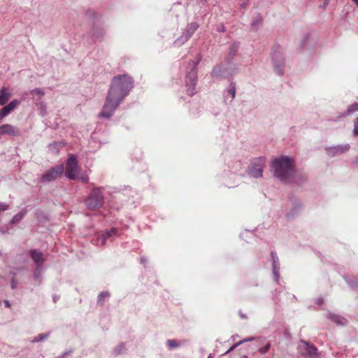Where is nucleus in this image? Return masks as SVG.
<instances>
[{"instance_id":"f257e3e1","label":"nucleus","mask_w":358,"mask_h":358,"mask_svg":"<svg viewBox=\"0 0 358 358\" xmlns=\"http://www.w3.org/2000/svg\"><path fill=\"white\" fill-rule=\"evenodd\" d=\"M295 159L287 155L275 157L271 162L273 177L284 183L289 182L294 177Z\"/></svg>"},{"instance_id":"f03ea898","label":"nucleus","mask_w":358,"mask_h":358,"mask_svg":"<svg viewBox=\"0 0 358 358\" xmlns=\"http://www.w3.org/2000/svg\"><path fill=\"white\" fill-rule=\"evenodd\" d=\"M133 87L134 80L131 76L119 75L113 78L108 93L123 101Z\"/></svg>"},{"instance_id":"7ed1b4c3","label":"nucleus","mask_w":358,"mask_h":358,"mask_svg":"<svg viewBox=\"0 0 358 358\" xmlns=\"http://www.w3.org/2000/svg\"><path fill=\"white\" fill-rule=\"evenodd\" d=\"M201 57L199 55L196 60L190 61L186 69L185 83L187 93L189 96L196 94L195 86L197 82V65L200 62Z\"/></svg>"},{"instance_id":"20e7f679","label":"nucleus","mask_w":358,"mask_h":358,"mask_svg":"<svg viewBox=\"0 0 358 358\" xmlns=\"http://www.w3.org/2000/svg\"><path fill=\"white\" fill-rule=\"evenodd\" d=\"M122 101V100H120L119 98H117L115 96L108 93L106 102L99 116L105 119L110 118L113 115L114 112Z\"/></svg>"},{"instance_id":"39448f33","label":"nucleus","mask_w":358,"mask_h":358,"mask_svg":"<svg viewBox=\"0 0 358 358\" xmlns=\"http://www.w3.org/2000/svg\"><path fill=\"white\" fill-rule=\"evenodd\" d=\"M266 159L260 157L254 159L248 166L247 173L254 178H260L263 176V169L264 167Z\"/></svg>"},{"instance_id":"423d86ee","label":"nucleus","mask_w":358,"mask_h":358,"mask_svg":"<svg viewBox=\"0 0 358 358\" xmlns=\"http://www.w3.org/2000/svg\"><path fill=\"white\" fill-rule=\"evenodd\" d=\"M64 173L63 165H58L52 167V169L47 171L45 173L41 176L38 179V183H47L52 182L57 178L60 177Z\"/></svg>"},{"instance_id":"0eeeda50","label":"nucleus","mask_w":358,"mask_h":358,"mask_svg":"<svg viewBox=\"0 0 358 358\" xmlns=\"http://www.w3.org/2000/svg\"><path fill=\"white\" fill-rule=\"evenodd\" d=\"M271 59L275 73L281 76L284 72L285 59L278 46L274 47L271 52Z\"/></svg>"},{"instance_id":"6e6552de","label":"nucleus","mask_w":358,"mask_h":358,"mask_svg":"<svg viewBox=\"0 0 358 358\" xmlns=\"http://www.w3.org/2000/svg\"><path fill=\"white\" fill-rule=\"evenodd\" d=\"M79 171V167L78 165L77 157L71 155L66 161V169L65 176L66 178L71 180H76L78 178V173Z\"/></svg>"},{"instance_id":"1a4fd4ad","label":"nucleus","mask_w":358,"mask_h":358,"mask_svg":"<svg viewBox=\"0 0 358 358\" xmlns=\"http://www.w3.org/2000/svg\"><path fill=\"white\" fill-rule=\"evenodd\" d=\"M350 144L338 145L335 146L326 148V152L329 157H333L341 155L349 150Z\"/></svg>"},{"instance_id":"9d476101","label":"nucleus","mask_w":358,"mask_h":358,"mask_svg":"<svg viewBox=\"0 0 358 358\" xmlns=\"http://www.w3.org/2000/svg\"><path fill=\"white\" fill-rule=\"evenodd\" d=\"M105 34L106 31L103 26L94 24L91 31L89 32L88 36L90 37L93 41H96L102 40Z\"/></svg>"},{"instance_id":"9b49d317","label":"nucleus","mask_w":358,"mask_h":358,"mask_svg":"<svg viewBox=\"0 0 358 358\" xmlns=\"http://www.w3.org/2000/svg\"><path fill=\"white\" fill-rule=\"evenodd\" d=\"M20 134V130L15 126H13L10 124H4L0 126V137L4 135L18 136Z\"/></svg>"},{"instance_id":"f8f14e48","label":"nucleus","mask_w":358,"mask_h":358,"mask_svg":"<svg viewBox=\"0 0 358 358\" xmlns=\"http://www.w3.org/2000/svg\"><path fill=\"white\" fill-rule=\"evenodd\" d=\"M302 345H300L302 354L308 355L311 358L317 357V349L304 341H301Z\"/></svg>"},{"instance_id":"ddd939ff","label":"nucleus","mask_w":358,"mask_h":358,"mask_svg":"<svg viewBox=\"0 0 358 358\" xmlns=\"http://www.w3.org/2000/svg\"><path fill=\"white\" fill-rule=\"evenodd\" d=\"M20 101L18 99L12 100L8 105L4 106L0 110V121L8 116L12 111H13L19 105Z\"/></svg>"},{"instance_id":"4468645a","label":"nucleus","mask_w":358,"mask_h":358,"mask_svg":"<svg viewBox=\"0 0 358 358\" xmlns=\"http://www.w3.org/2000/svg\"><path fill=\"white\" fill-rule=\"evenodd\" d=\"M105 189L103 187L94 188L87 197L88 201H102L106 199L104 196Z\"/></svg>"},{"instance_id":"2eb2a0df","label":"nucleus","mask_w":358,"mask_h":358,"mask_svg":"<svg viewBox=\"0 0 358 358\" xmlns=\"http://www.w3.org/2000/svg\"><path fill=\"white\" fill-rule=\"evenodd\" d=\"M211 75L214 78H226L228 73L227 69L222 64H220L213 68Z\"/></svg>"},{"instance_id":"dca6fc26","label":"nucleus","mask_w":358,"mask_h":358,"mask_svg":"<svg viewBox=\"0 0 358 358\" xmlns=\"http://www.w3.org/2000/svg\"><path fill=\"white\" fill-rule=\"evenodd\" d=\"M236 87L235 83L231 82L229 84V86L227 88V90L224 91V93L227 92L228 93L229 95H230L229 98L228 96H225V101H229V103H231L234 100L236 96Z\"/></svg>"},{"instance_id":"f3484780","label":"nucleus","mask_w":358,"mask_h":358,"mask_svg":"<svg viewBox=\"0 0 358 358\" xmlns=\"http://www.w3.org/2000/svg\"><path fill=\"white\" fill-rule=\"evenodd\" d=\"M11 96V93L6 87H3L0 90V106H4Z\"/></svg>"},{"instance_id":"a211bd4d","label":"nucleus","mask_w":358,"mask_h":358,"mask_svg":"<svg viewBox=\"0 0 358 358\" xmlns=\"http://www.w3.org/2000/svg\"><path fill=\"white\" fill-rule=\"evenodd\" d=\"M199 25L197 22H192L187 25V27L183 32L187 38H190V37L194 34V33L198 29Z\"/></svg>"},{"instance_id":"6ab92c4d","label":"nucleus","mask_w":358,"mask_h":358,"mask_svg":"<svg viewBox=\"0 0 358 358\" xmlns=\"http://www.w3.org/2000/svg\"><path fill=\"white\" fill-rule=\"evenodd\" d=\"M30 256L32 259L37 264H43L44 262L43 255L42 252L36 250H31L29 252Z\"/></svg>"},{"instance_id":"aec40b11","label":"nucleus","mask_w":358,"mask_h":358,"mask_svg":"<svg viewBox=\"0 0 358 358\" xmlns=\"http://www.w3.org/2000/svg\"><path fill=\"white\" fill-rule=\"evenodd\" d=\"M357 110H358V103H355L352 104L351 106H350L344 113H341L338 117V118L345 117V116L352 114L353 113H355Z\"/></svg>"},{"instance_id":"412c9836","label":"nucleus","mask_w":358,"mask_h":358,"mask_svg":"<svg viewBox=\"0 0 358 358\" xmlns=\"http://www.w3.org/2000/svg\"><path fill=\"white\" fill-rule=\"evenodd\" d=\"M238 44L236 43H234L230 48L229 55H228V62L231 63L234 57L235 56L238 49Z\"/></svg>"},{"instance_id":"4be33fe9","label":"nucleus","mask_w":358,"mask_h":358,"mask_svg":"<svg viewBox=\"0 0 358 358\" xmlns=\"http://www.w3.org/2000/svg\"><path fill=\"white\" fill-rule=\"evenodd\" d=\"M30 94L34 96V97H36V101H39L42 99V97L45 95V92L41 88H35L30 91Z\"/></svg>"},{"instance_id":"5701e85b","label":"nucleus","mask_w":358,"mask_h":358,"mask_svg":"<svg viewBox=\"0 0 358 358\" xmlns=\"http://www.w3.org/2000/svg\"><path fill=\"white\" fill-rule=\"evenodd\" d=\"M117 234V229L116 228H112L110 230H107L103 234V241L101 244H104V242L107 238L110 237L113 235Z\"/></svg>"},{"instance_id":"b1692460","label":"nucleus","mask_w":358,"mask_h":358,"mask_svg":"<svg viewBox=\"0 0 358 358\" xmlns=\"http://www.w3.org/2000/svg\"><path fill=\"white\" fill-rule=\"evenodd\" d=\"M307 176L305 174H299L294 178V182L297 185H302L307 181Z\"/></svg>"},{"instance_id":"393cba45","label":"nucleus","mask_w":358,"mask_h":358,"mask_svg":"<svg viewBox=\"0 0 358 358\" xmlns=\"http://www.w3.org/2000/svg\"><path fill=\"white\" fill-rule=\"evenodd\" d=\"M189 38L183 33L182 35L174 41L176 46L180 47L186 43Z\"/></svg>"},{"instance_id":"a878e982","label":"nucleus","mask_w":358,"mask_h":358,"mask_svg":"<svg viewBox=\"0 0 358 358\" xmlns=\"http://www.w3.org/2000/svg\"><path fill=\"white\" fill-rule=\"evenodd\" d=\"M109 295V293L107 292H101L98 296V303L100 305H103L105 299H107Z\"/></svg>"},{"instance_id":"bb28decb","label":"nucleus","mask_w":358,"mask_h":358,"mask_svg":"<svg viewBox=\"0 0 358 358\" xmlns=\"http://www.w3.org/2000/svg\"><path fill=\"white\" fill-rule=\"evenodd\" d=\"M167 345L170 348H176L181 345V342L176 340H168Z\"/></svg>"},{"instance_id":"cd10ccee","label":"nucleus","mask_w":358,"mask_h":358,"mask_svg":"<svg viewBox=\"0 0 358 358\" xmlns=\"http://www.w3.org/2000/svg\"><path fill=\"white\" fill-rule=\"evenodd\" d=\"M24 212L22 211L15 215L12 220V223L18 222L24 216Z\"/></svg>"},{"instance_id":"c85d7f7f","label":"nucleus","mask_w":358,"mask_h":358,"mask_svg":"<svg viewBox=\"0 0 358 358\" xmlns=\"http://www.w3.org/2000/svg\"><path fill=\"white\" fill-rule=\"evenodd\" d=\"M48 334H38V336L34 338V339L33 340V342L41 341L44 340L45 338H48Z\"/></svg>"},{"instance_id":"c756f323","label":"nucleus","mask_w":358,"mask_h":358,"mask_svg":"<svg viewBox=\"0 0 358 358\" xmlns=\"http://www.w3.org/2000/svg\"><path fill=\"white\" fill-rule=\"evenodd\" d=\"M254 340V338L253 337H250V338H246L245 340H243V341H239L236 345H233L229 350L228 352L232 350L233 349H234L236 346L239 345L240 344L244 343V342H247V341H252Z\"/></svg>"},{"instance_id":"7c9ffc66","label":"nucleus","mask_w":358,"mask_h":358,"mask_svg":"<svg viewBox=\"0 0 358 358\" xmlns=\"http://www.w3.org/2000/svg\"><path fill=\"white\" fill-rule=\"evenodd\" d=\"M39 110H40V114L41 115L43 116V115H45L46 114V107H45V105L43 103H40Z\"/></svg>"},{"instance_id":"2f4dec72","label":"nucleus","mask_w":358,"mask_h":358,"mask_svg":"<svg viewBox=\"0 0 358 358\" xmlns=\"http://www.w3.org/2000/svg\"><path fill=\"white\" fill-rule=\"evenodd\" d=\"M262 17H261L259 15H258L257 20L253 21V22L251 23V25H252V27L253 28H255V27H257V25H258L259 24H260V23L262 22Z\"/></svg>"},{"instance_id":"473e14b6","label":"nucleus","mask_w":358,"mask_h":358,"mask_svg":"<svg viewBox=\"0 0 358 358\" xmlns=\"http://www.w3.org/2000/svg\"><path fill=\"white\" fill-rule=\"evenodd\" d=\"M270 348H271V345L269 343H268L265 347H264L263 348H260L259 350V351L260 352H262V354H266L267 353L269 350H270Z\"/></svg>"},{"instance_id":"72a5a7b5","label":"nucleus","mask_w":358,"mask_h":358,"mask_svg":"<svg viewBox=\"0 0 358 358\" xmlns=\"http://www.w3.org/2000/svg\"><path fill=\"white\" fill-rule=\"evenodd\" d=\"M49 147L50 150H55L56 152H59L58 144L57 143L50 144Z\"/></svg>"},{"instance_id":"f704fd0d","label":"nucleus","mask_w":358,"mask_h":358,"mask_svg":"<svg viewBox=\"0 0 358 358\" xmlns=\"http://www.w3.org/2000/svg\"><path fill=\"white\" fill-rule=\"evenodd\" d=\"M11 288L13 289H15L16 287H17V281L16 280V279L15 278H13L11 280Z\"/></svg>"},{"instance_id":"c9c22d12","label":"nucleus","mask_w":358,"mask_h":358,"mask_svg":"<svg viewBox=\"0 0 358 358\" xmlns=\"http://www.w3.org/2000/svg\"><path fill=\"white\" fill-rule=\"evenodd\" d=\"M236 168L237 169L236 170V171H240L241 169H242V164L241 162H236Z\"/></svg>"},{"instance_id":"e433bc0d","label":"nucleus","mask_w":358,"mask_h":358,"mask_svg":"<svg viewBox=\"0 0 358 358\" xmlns=\"http://www.w3.org/2000/svg\"><path fill=\"white\" fill-rule=\"evenodd\" d=\"M353 134L355 136H358V127H354Z\"/></svg>"},{"instance_id":"4c0bfd02","label":"nucleus","mask_w":358,"mask_h":358,"mask_svg":"<svg viewBox=\"0 0 358 358\" xmlns=\"http://www.w3.org/2000/svg\"><path fill=\"white\" fill-rule=\"evenodd\" d=\"M354 127H358V117L354 120Z\"/></svg>"},{"instance_id":"58836bf2","label":"nucleus","mask_w":358,"mask_h":358,"mask_svg":"<svg viewBox=\"0 0 358 358\" xmlns=\"http://www.w3.org/2000/svg\"><path fill=\"white\" fill-rule=\"evenodd\" d=\"M248 1H246V0H245V1L243 2V3H241V7H242V8H245V7L247 6V5H248Z\"/></svg>"},{"instance_id":"ea45409f","label":"nucleus","mask_w":358,"mask_h":358,"mask_svg":"<svg viewBox=\"0 0 358 358\" xmlns=\"http://www.w3.org/2000/svg\"><path fill=\"white\" fill-rule=\"evenodd\" d=\"M81 180L83 182H88V178L87 177H83L81 178Z\"/></svg>"},{"instance_id":"a19ab883","label":"nucleus","mask_w":358,"mask_h":358,"mask_svg":"<svg viewBox=\"0 0 358 358\" xmlns=\"http://www.w3.org/2000/svg\"><path fill=\"white\" fill-rule=\"evenodd\" d=\"M329 0H325L324 4L322 6V8H325L328 4Z\"/></svg>"},{"instance_id":"79ce46f5","label":"nucleus","mask_w":358,"mask_h":358,"mask_svg":"<svg viewBox=\"0 0 358 358\" xmlns=\"http://www.w3.org/2000/svg\"><path fill=\"white\" fill-rule=\"evenodd\" d=\"M5 304H6V306L7 307H8V308L10 306V303H9V301H5Z\"/></svg>"},{"instance_id":"37998d69","label":"nucleus","mask_w":358,"mask_h":358,"mask_svg":"<svg viewBox=\"0 0 358 358\" xmlns=\"http://www.w3.org/2000/svg\"><path fill=\"white\" fill-rule=\"evenodd\" d=\"M356 5H358V0H352Z\"/></svg>"},{"instance_id":"c03bdc74","label":"nucleus","mask_w":358,"mask_h":358,"mask_svg":"<svg viewBox=\"0 0 358 358\" xmlns=\"http://www.w3.org/2000/svg\"><path fill=\"white\" fill-rule=\"evenodd\" d=\"M226 185H227L229 187H233V185H231V184H226Z\"/></svg>"},{"instance_id":"a18cd8bd","label":"nucleus","mask_w":358,"mask_h":358,"mask_svg":"<svg viewBox=\"0 0 358 358\" xmlns=\"http://www.w3.org/2000/svg\"><path fill=\"white\" fill-rule=\"evenodd\" d=\"M6 209V208H4V207L3 208H0V210H4Z\"/></svg>"},{"instance_id":"49530a36","label":"nucleus","mask_w":358,"mask_h":358,"mask_svg":"<svg viewBox=\"0 0 358 358\" xmlns=\"http://www.w3.org/2000/svg\"><path fill=\"white\" fill-rule=\"evenodd\" d=\"M220 31H224V29L223 28H220V29H219Z\"/></svg>"},{"instance_id":"de8ad7c7","label":"nucleus","mask_w":358,"mask_h":358,"mask_svg":"<svg viewBox=\"0 0 358 358\" xmlns=\"http://www.w3.org/2000/svg\"><path fill=\"white\" fill-rule=\"evenodd\" d=\"M208 358H210V357H208Z\"/></svg>"}]
</instances>
